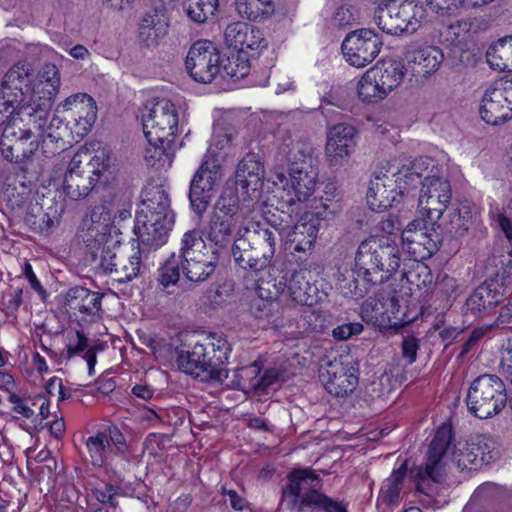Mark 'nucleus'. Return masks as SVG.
<instances>
[{"instance_id": "1a4fd4ad", "label": "nucleus", "mask_w": 512, "mask_h": 512, "mask_svg": "<svg viewBox=\"0 0 512 512\" xmlns=\"http://www.w3.org/2000/svg\"><path fill=\"white\" fill-rule=\"evenodd\" d=\"M423 7L408 0H381L374 11V21L390 35L413 34L421 26Z\"/></svg>"}, {"instance_id": "864d4df0", "label": "nucleus", "mask_w": 512, "mask_h": 512, "mask_svg": "<svg viewBox=\"0 0 512 512\" xmlns=\"http://www.w3.org/2000/svg\"><path fill=\"white\" fill-rule=\"evenodd\" d=\"M386 310L384 311L385 317L389 319L391 326L389 328H400L411 322L396 295L390 296L384 303Z\"/></svg>"}, {"instance_id": "412c9836", "label": "nucleus", "mask_w": 512, "mask_h": 512, "mask_svg": "<svg viewBox=\"0 0 512 512\" xmlns=\"http://www.w3.org/2000/svg\"><path fill=\"white\" fill-rule=\"evenodd\" d=\"M358 369L351 362L343 361L342 357L330 361L321 372V380L325 390L336 397H344L352 393L358 384Z\"/></svg>"}, {"instance_id": "c85d7f7f", "label": "nucleus", "mask_w": 512, "mask_h": 512, "mask_svg": "<svg viewBox=\"0 0 512 512\" xmlns=\"http://www.w3.org/2000/svg\"><path fill=\"white\" fill-rule=\"evenodd\" d=\"M319 221L313 213H305L287 235L293 252H307L313 248L317 238Z\"/></svg>"}, {"instance_id": "a18cd8bd", "label": "nucleus", "mask_w": 512, "mask_h": 512, "mask_svg": "<svg viewBox=\"0 0 512 512\" xmlns=\"http://www.w3.org/2000/svg\"><path fill=\"white\" fill-rule=\"evenodd\" d=\"M384 304L376 299H368L361 306V318L362 320L380 330L388 329L391 324L389 319L385 317Z\"/></svg>"}, {"instance_id": "58836bf2", "label": "nucleus", "mask_w": 512, "mask_h": 512, "mask_svg": "<svg viewBox=\"0 0 512 512\" xmlns=\"http://www.w3.org/2000/svg\"><path fill=\"white\" fill-rule=\"evenodd\" d=\"M486 60L494 70L512 72V36L499 39L490 46Z\"/></svg>"}, {"instance_id": "473e14b6", "label": "nucleus", "mask_w": 512, "mask_h": 512, "mask_svg": "<svg viewBox=\"0 0 512 512\" xmlns=\"http://www.w3.org/2000/svg\"><path fill=\"white\" fill-rule=\"evenodd\" d=\"M264 177V167L259 160L258 155L254 153L246 154L239 162L236 170V188L248 193L249 190L256 191L261 185Z\"/></svg>"}, {"instance_id": "603ef678", "label": "nucleus", "mask_w": 512, "mask_h": 512, "mask_svg": "<svg viewBox=\"0 0 512 512\" xmlns=\"http://www.w3.org/2000/svg\"><path fill=\"white\" fill-rule=\"evenodd\" d=\"M57 469L58 463L51 454L46 459L36 472L38 473V483L41 486L40 490L46 491L47 493L51 492L56 485L57 481Z\"/></svg>"}, {"instance_id": "f03ea898", "label": "nucleus", "mask_w": 512, "mask_h": 512, "mask_svg": "<svg viewBox=\"0 0 512 512\" xmlns=\"http://www.w3.org/2000/svg\"><path fill=\"white\" fill-rule=\"evenodd\" d=\"M285 229L269 222H255L240 228L234 239L231 253L235 263L251 272L264 270L276 252L281 231Z\"/></svg>"}, {"instance_id": "69168bd1", "label": "nucleus", "mask_w": 512, "mask_h": 512, "mask_svg": "<svg viewBox=\"0 0 512 512\" xmlns=\"http://www.w3.org/2000/svg\"><path fill=\"white\" fill-rule=\"evenodd\" d=\"M489 329L490 327L474 328L470 332L468 339L463 343L458 358H464L472 349H474V347L484 337V335L489 331Z\"/></svg>"}, {"instance_id": "4c0bfd02", "label": "nucleus", "mask_w": 512, "mask_h": 512, "mask_svg": "<svg viewBox=\"0 0 512 512\" xmlns=\"http://www.w3.org/2000/svg\"><path fill=\"white\" fill-rule=\"evenodd\" d=\"M498 450H452V461L461 470H477L495 459Z\"/></svg>"}, {"instance_id": "f257e3e1", "label": "nucleus", "mask_w": 512, "mask_h": 512, "mask_svg": "<svg viewBox=\"0 0 512 512\" xmlns=\"http://www.w3.org/2000/svg\"><path fill=\"white\" fill-rule=\"evenodd\" d=\"M231 351L226 339L216 334L205 337L203 342L196 343L191 350L180 351L177 364L180 370L201 381L211 384H221L227 387H238L244 377H257L260 368L256 365L233 370V377L228 382L230 370L225 364Z\"/></svg>"}, {"instance_id": "bf43d9fd", "label": "nucleus", "mask_w": 512, "mask_h": 512, "mask_svg": "<svg viewBox=\"0 0 512 512\" xmlns=\"http://www.w3.org/2000/svg\"><path fill=\"white\" fill-rule=\"evenodd\" d=\"M40 82L45 84L49 95H53L57 92L60 85V75L56 65L47 63L43 66L40 72Z\"/></svg>"}, {"instance_id": "3c124183", "label": "nucleus", "mask_w": 512, "mask_h": 512, "mask_svg": "<svg viewBox=\"0 0 512 512\" xmlns=\"http://www.w3.org/2000/svg\"><path fill=\"white\" fill-rule=\"evenodd\" d=\"M234 229L235 227L229 223L211 217L207 239L218 249L225 248L230 242Z\"/></svg>"}, {"instance_id": "37998d69", "label": "nucleus", "mask_w": 512, "mask_h": 512, "mask_svg": "<svg viewBox=\"0 0 512 512\" xmlns=\"http://www.w3.org/2000/svg\"><path fill=\"white\" fill-rule=\"evenodd\" d=\"M173 144L174 143L161 142L153 144L152 142H148L144 154L146 164L157 169L170 166L173 157Z\"/></svg>"}, {"instance_id": "de8ad7c7", "label": "nucleus", "mask_w": 512, "mask_h": 512, "mask_svg": "<svg viewBox=\"0 0 512 512\" xmlns=\"http://www.w3.org/2000/svg\"><path fill=\"white\" fill-rule=\"evenodd\" d=\"M187 16L197 23H204L214 15L218 0H185L183 3Z\"/></svg>"}, {"instance_id": "2f4dec72", "label": "nucleus", "mask_w": 512, "mask_h": 512, "mask_svg": "<svg viewBox=\"0 0 512 512\" xmlns=\"http://www.w3.org/2000/svg\"><path fill=\"white\" fill-rule=\"evenodd\" d=\"M31 70L27 64L18 63L5 74L0 91L11 96L15 101L23 102L25 94L30 91Z\"/></svg>"}, {"instance_id": "393cba45", "label": "nucleus", "mask_w": 512, "mask_h": 512, "mask_svg": "<svg viewBox=\"0 0 512 512\" xmlns=\"http://www.w3.org/2000/svg\"><path fill=\"white\" fill-rule=\"evenodd\" d=\"M504 297V287L496 279L480 284L466 300V311L474 316L489 314Z\"/></svg>"}, {"instance_id": "9d476101", "label": "nucleus", "mask_w": 512, "mask_h": 512, "mask_svg": "<svg viewBox=\"0 0 512 512\" xmlns=\"http://www.w3.org/2000/svg\"><path fill=\"white\" fill-rule=\"evenodd\" d=\"M178 121L176 107L169 99L148 101L142 114L143 132L147 141L153 144L174 143Z\"/></svg>"}, {"instance_id": "6e6552de", "label": "nucleus", "mask_w": 512, "mask_h": 512, "mask_svg": "<svg viewBox=\"0 0 512 512\" xmlns=\"http://www.w3.org/2000/svg\"><path fill=\"white\" fill-rule=\"evenodd\" d=\"M508 392L503 380L494 374H483L471 383L466 404L469 412L480 419L499 414L506 406Z\"/></svg>"}, {"instance_id": "4d7b16f0", "label": "nucleus", "mask_w": 512, "mask_h": 512, "mask_svg": "<svg viewBox=\"0 0 512 512\" xmlns=\"http://www.w3.org/2000/svg\"><path fill=\"white\" fill-rule=\"evenodd\" d=\"M92 493L100 503L115 508L117 506L116 498L121 495V488L101 482L92 489Z\"/></svg>"}, {"instance_id": "4be33fe9", "label": "nucleus", "mask_w": 512, "mask_h": 512, "mask_svg": "<svg viewBox=\"0 0 512 512\" xmlns=\"http://www.w3.org/2000/svg\"><path fill=\"white\" fill-rule=\"evenodd\" d=\"M174 218V214L158 216L137 213L134 233L143 246L157 249L166 243Z\"/></svg>"}, {"instance_id": "a211bd4d", "label": "nucleus", "mask_w": 512, "mask_h": 512, "mask_svg": "<svg viewBox=\"0 0 512 512\" xmlns=\"http://www.w3.org/2000/svg\"><path fill=\"white\" fill-rule=\"evenodd\" d=\"M221 67L220 53L210 41H197L189 49L185 68L190 77L199 83H211Z\"/></svg>"}, {"instance_id": "8fccbe9b", "label": "nucleus", "mask_w": 512, "mask_h": 512, "mask_svg": "<svg viewBox=\"0 0 512 512\" xmlns=\"http://www.w3.org/2000/svg\"><path fill=\"white\" fill-rule=\"evenodd\" d=\"M21 101H15L11 96H7L0 91V125H10L12 121L17 119V125H23L20 122L19 110L25 105H21ZM28 106H33L29 104ZM45 107L51 106L50 103L42 105Z\"/></svg>"}, {"instance_id": "f8f14e48", "label": "nucleus", "mask_w": 512, "mask_h": 512, "mask_svg": "<svg viewBox=\"0 0 512 512\" xmlns=\"http://www.w3.org/2000/svg\"><path fill=\"white\" fill-rule=\"evenodd\" d=\"M109 162L105 151L98 152L85 165H81V161L73 157L64 176L63 188L66 195L73 200L87 197L109 167Z\"/></svg>"}, {"instance_id": "ddd939ff", "label": "nucleus", "mask_w": 512, "mask_h": 512, "mask_svg": "<svg viewBox=\"0 0 512 512\" xmlns=\"http://www.w3.org/2000/svg\"><path fill=\"white\" fill-rule=\"evenodd\" d=\"M322 481L310 468L294 469L288 474L287 485L282 489L281 501L289 509L299 512L311 509L321 496Z\"/></svg>"}, {"instance_id": "b1692460", "label": "nucleus", "mask_w": 512, "mask_h": 512, "mask_svg": "<svg viewBox=\"0 0 512 512\" xmlns=\"http://www.w3.org/2000/svg\"><path fill=\"white\" fill-rule=\"evenodd\" d=\"M432 167H438L435 161L428 157H419L413 161L402 163L396 166L397 170L392 172V178L397 191L401 197L415 191L425 180V176L430 174Z\"/></svg>"}, {"instance_id": "20e7f679", "label": "nucleus", "mask_w": 512, "mask_h": 512, "mask_svg": "<svg viewBox=\"0 0 512 512\" xmlns=\"http://www.w3.org/2000/svg\"><path fill=\"white\" fill-rule=\"evenodd\" d=\"M400 261L395 240L387 236L369 237L358 246L354 271L358 277L379 285L397 272Z\"/></svg>"}, {"instance_id": "c9c22d12", "label": "nucleus", "mask_w": 512, "mask_h": 512, "mask_svg": "<svg viewBox=\"0 0 512 512\" xmlns=\"http://www.w3.org/2000/svg\"><path fill=\"white\" fill-rule=\"evenodd\" d=\"M371 72L379 82L380 87L387 94L396 88L407 74L405 66L395 60H387L377 63L370 68Z\"/></svg>"}, {"instance_id": "79ce46f5", "label": "nucleus", "mask_w": 512, "mask_h": 512, "mask_svg": "<svg viewBox=\"0 0 512 512\" xmlns=\"http://www.w3.org/2000/svg\"><path fill=\"white\" fill-rule=\"evenodd\" d=\"M238 14L250 21H261L273 14L275 6L272 0H236Z\"/></svg>"}, {"instance_id": "a878e982", "label": "nucleus", "mask_w": 512, "mask_h": 512, "mask_svg": "<svg viewBox=\"0 0 512 512\" xmlns=\"http://www.w3.org/2000/svg\"><path fill=\"white\" fill-rule=\"evenodd\" d=\"M401 199L402 197L394 185L393 178L389 175H377L370 181L366 200L372 211L381 213L398 204Z\"/></svg>"}, {"instance_id": "6e6d98bb", "label": "nucleus", "mask_w": 512, "mask_h": 512, "mask_svg": "<svg viewBox=\"0 0 512 512\" xmlns=\"http://www.w3.org/2000/svg\"><path fill=\"white\" fill-rule=\"evenodd\" d=\"M237 189L238 188H226L216 201L213 212L239 216L240 206Z\"/></svg>"}, {"instance_id": "f704fd0d", "label": "nucleus", "mask_w": 512, "mask_h": 512, "mask_svg": "<svg viewBox=\"0 0 512 512\" xmlns=\"http://www.w3.org/2000/svg\"><path fill=\"white\" fill-rule=\"evenodd\" d=\"M287 279L285 276L279 278H261L256 283V294L263 307L267 311H263L261 316H270L274 310V303L282 293L286 291Z\"/></svg>"}, {"instance_id": "c03bdc74", "label": "nucleus", "mask_w": 512, "mask_h": 512, "mask_svg": "<svg viewBox=\"0 0 512 512\" xmlns=\"http://www.w3.org/2000/svg\"><path fill=\"white\" fill-rule=\"evenodd\" d=\"M357 92L359 98L363 102L374 103L384 99L388 94L383 91L380 87L379 82L376 80V77L371 72V70H367L357 85Z\"/></svg>"}, {"instance_id": "49530a36", "label": "nucleus", "mask_w": 512, "mask_h": 512, "mask_svg": "<svg viewBox=\"0 0 512 512\" xmlns=\"http://www.w3.org/2000/svg\"><path fill=\"white\" fill-rule=\"evenodd\" d=\"M158 282L163 287L175 285L180 279L182 272L181 248L179 254L172 253L158 270Z\"/></svg>"}, {"instance_id": "5fc2aeb1", "label": "nucleus", "mask_w": 512, "mask_h": 512, "mask_svg": "<svg viewBox=\"0 0 512 512\" xmlns=\"http://www.w3.org/2000/svg\"><path fill=\"white\" fill-rule=\"evenodd\" d=\"M25 221L37 233H48L54 226V219L38 205L33 207L26 215Z\"/></svg>"}, {"instance_id": "7ed1b4c3", "label": "nucleus", "mask_w": 512, "mask_h": 512, "mask_svg": "<svg viewBox=\"0 0 512 512\" xmlns=\"http://www.w3.org/2000/svg\"><path fill=\"white\" fill-rule=\"evenodd\" d=\"M19 115L23 125H17V119L6 125L0 141L3 157L15 163L31 159L38 150L39 142L34 130L43 129L51 112L49 107L45 106H24L20 108Z\"/></svg>"}, {"instance_id": "c756f323", "label": "nucleus", "mask_w": 512, "mask_h": 512, "mask_svg": "<svg viewBox=\"0 0 512 512\" xmlns=\"http://www.w3.org/2000/svg\"><path fill=\"white\" fill-rule=\"evenodd\" d=\"M289 181L288 185L291 189L293 197L289 200V203L305 202L315 192L318 182V167L317 166H305L304 169L290 168L288 171Z\"/></svg>"}, {"instance_id": "7c9ffc66", "label": "nucleus", "mask_w": 512, "mask_h": 512, "mask_svg": "<svg viewBox=\"0 0 512 512\" xmlns=\"http://www.w3.org/2000/svg\"><path fill=\"white\" fill-rule=\"evenodd\" d=\"M474 222L475 217L471 207L461 204L459 207L449 210L444 221L437 222L436 225L448 238L460 239L467 235Z\"/></svg>"}, {"instance_id": "09e8293b", "label": "nucleus", "mask_w": 512, "mask_h": 512, "mask_svg": "<svg viewBox=\"0 0 512 512\" xmlns=\"http://www.w3.org/2000/svg\"><path fill=\"white\" fill-rule=\"evenodd\" d=\"M141 250L139 249L133 255L127 258L120 257L113 273L118 282H128L135 278L141 267Z\"/></svg>"}, {"instance_id": "774afa93", "label": "nucleus", "mask_w": 512, "mask_h": 512, "mask_svg": "<svg viewBox=\"0 0 512 512\" xmlns=\"http://www.w3.org/2000/svg\"><path fill=\"white\" fill-rule=\"evenodd\" d=\"M319 498L321 499L316 501L314 506L311 508L312 510H322L324 512H347L343 505L332 500L328 496L321 494Z\"/></svg>"}, {"instance_id": "f3484780", "label": "nucleus", "mask_w": 512, "mask_h": 512, "mask_svg": "<svg viewBox=\"0 0 512 512\" xmlns=\"http://www.w3.org/2000/svg\"><path fill=\"white\" fill-rule=\"evenodd\" d=\"M382 37L371 29L350 32L342 42L341 49L346 61L357 68L370 64L379 54Z\"/></svg>"}, {"instance_id": "423d86ee", "label": "nucleus", "mask_w": 512, "mask_h": 512, "mask_svg": "<svg viewBox=\"0 0 512 512\" xmlns=\"http://www.w3.org/2000/svg\"><path fill=\"white\" fill-rule=\"evenodd\" d=\"M114 228L109 210L104 205H98L83 219L79 230V237L85 243L92 259H99V265L106 273L114 272L120 258L110 249L118 242L111 235Z\"/></svg>"}, {"instance_id": "052dcab7", "label": "nucleus", "mask_w": 512, "mask_h": 512, "mask_svg": "<svg viewBox=\"0 0 512 512\" xmlns=\"http://www.w3.org/2000/svg\"><path fill=\"white\" fill-rule=\"evenodd\" d=\"M419 348L420 339L414 334H407L403 336L401 342V355L407 365H411L416 361Z\"/></svg>"}, {"instance_id": "6ab92c4d", "label": "nucleus", "mask_w": 512, "mask_h": 512, "mask_svg": "<svg viewBox=\"0 0 512 512\" xmlns=\"http://www.w3.org/2000/svg\"><path fill=\"white\" fill-rule=\"evenodd\" d=\"M224 40L228 47L234 48L239 54L247 57L259 56L268 46L264 33L257 27L244 22L229 24L224 31ZM240 57L241 55L237 60Z\"/></svg>"}, {"instance_id": "5701e85b", "label": "nucleus", "mask_w": 512, "mask_h": 512, "mask_svg": "<svg viewBox=\"0 0 512 512\" xmlns=\"http://www.w3.org/2000/svg\"><path fill=\"white\" fill-rule=\"evenodd\" d=\"M444 59L443 51L437 46L419 47L406 53L405 70L420 82L438 71Z\"/></svg>"}, {"instance_id": "e2e57ef3", "label": "nucleus", "mask_w": 512, "mask_h": 512, "mask_svg": "<svg viewBox=\"0 0 512 512\" xmlns=\"http://www.w3.org/2000/svg\"><path fill=\"white\" fill-rule=\"evenodd\" d=\"M428 6L437 13H446L460 6L470 7V0H427Z\"/></svg>"}, {"instance_id": "9b49d317", "label": "nucleus", "mask_w": 512, "mask_h": 512, "mask_svg": "<svg viewBox=\"0 0 512 512\" xmlns=\"http://www.w3.org/2000/svg\"><path fill=\"white\" fill-rule=\"evenodd\" d=\"M452 199L451 185L442 168L432 167L420 190L418 208L423 220L433 228L446 211Z\"/></svg>"}, {"instance_id": "aec40b11", "label": "nucleus", "mask_w": 512, "mask_h": 512, "mask_svg": "<svg viewBox=\"0 0 512 512\" xmlns=\"http://www.w3.org/2000/svg\"><path fill=\"white\" fill-rule=\"evenodd\" d=\"M357 130L354 126L339 123L327 133L325 157L330 167H340L348 162L356 148Z\"/></svg>"}, {"instance_id": "680f3d73", "label": "nucleus", "mask_w": 512, "mask_h": 512, "mask_svg": "<svg viewBox=\"0 0 512 512\" xmlns=\"http://www.w3.org/2000/svg\"><path fill=\"white\" fill-rule=\"evenodd\" d=\"M363 331V325L360 322L344 323L332 330V336L336 340H347Z\"/></svg>"}, {"instance_id": "338daca9", "label": "nucleus", "mask_w": 512, "mask_h": 512, "mask_svg": "<svg viewBox=\"0 0 512 512\" xmlns=\"http://www.w3.org/2000/svg\"><path fill=\"white\" fill-rule=\"evenodd\" d=\"M27 460V467L31 471H36L50 455V450H24Z\"/></svg>"}, {"instance_id": "13d9d810", "label": "nucleus", "mask_w": 512, "mask_h": 512, "mask_svg": "<svg viewBox=\"0 0 512 512\" xmlns=\"http://www.w3.org/2000/svg\"><path fill=\"white\" fill-rule=\"evenodd\" d=\"M430 448H456L455 435L451 424L443 423L435 432Z\"/></svg>"}, {"instance_id": "2eb2a0df", "label": "nucleus", "mask_w": 512, "mask_h": 512, "mask_svg": "<svg viewBox=\"0 0 512 512\" xmlns=\"http://www.w3.org/2000/svg\"><path fill=\"white\" fill-rule=\"evenodd\" d=\"M221 178V166L218 160L205 156L190 182L188 195L190 206L198 216L201 217L206 212Z\"/></svg>"}, {"instance_id": "bb28decb", "label": "nucleus", "mask_w": 512, "mask_h": 512, "mask_svg": "<svg viewBox=\"0 0 512 512\" xmlns=\"http://www.w3.org/2000/svg\"><path fill=\"white\" fill-rule=\"evenodd\" d=\"M276 157L285 161L288 171L290 168L304 169L305 166H317L314 157V147L310 141H294L287 138L278 147Z\"/></svg>"}, {"instance_id": "dca6fc26", "label": "nucleus", "mask_w": 512, "mask_h": 512, "mask_svg": "<svg viewBox=\"0 0 512 512\" xmlns=\"http://www.w3.org/2000/svg\"><path fill=\"white\" fill-rule=\"evenodd\" d=\"M479 113L490 125H500L512 118V77L498 79L485 89Z\"/></svg>"}, {"instance_id": "ea45409f", "label": "nucleus", "mask_w": 512, "mask_h": 512, "mask_svg": "<svg viewBox=\"0 0 512 512\" xmlns=\"http://www.w3.org/2000/svg\"><path fill=\"white\" fill-rule=\"evenodd\" d=\"M409 242V252L416 260H425L435 254L440 247V238L438 234H429L427 232L415 233L412 239L406 238Z\"/></svg>"}, {"instance_id": "e433bc0d", "label": "nucleus", "mask_w": 512, "mask_h": 512, "mask_svg": "<svg viewBox=\"0 0 512 512\" xmlns=\"http://www.w3.org/2000/svg\"><path fill=\"white\" fill-rule=\"evenodd\" d=\"M374 285L372 282L358 277L354 268L350 273H342L340 271L337 273L336 289L345 298L362 299L367 295L371 286Z\"/></svg>"}, {"instance_id": "cd10ccee", "label": "nucleus", "mask_w": 512, "mask_h": 512, "mask_svg": "<svg viewBox=\"0 0 512 512\" xmlns=\"http://www.w3.org/2000/svg\"><path fill=\"white\" fill-rule=\"evenodd\" d=\"M103 294L91 291L83 286L70 288L64 296V306L67 312L80 313L85 316H95L101 311Z\"/></svg>"}, {"instance_id": "72a5a7b5", "label": "nucleus", "mask_w": 512, "mask_h": 512, "mask_svg": "<svg viewBox=\"0 0 512 512\" xmlns=\"http://www.w3.org/2000/svg\"><path fill=\"white\" fill-rule=\"evenodd\" d=\"M170 205L168 192L162 185H149L142 192V208L137 213L158 216L174 214Z\"/></svg>"}, {"instance_id": "0eeeda50", "label": "nucleus", "mask_w": 512, "mask_h": 512, "mask_svg": "<svg viewBox=\"0 0 512 512\" xmlns=\"http://www.w3.org/2000/svg\"><path fill=\"white\" fill-rule=\"evenodd\" d=\"M64 106L72 114L67 124L53 116L48 125L46 122L42 130H34V133L45 134L55 142L65 141L68 129L79 139L87 135L97 117V107L93 98L86 93L75 94L65 100Z\"/></svg>"}, {"instance_id": "0e129e2a", "label": "nucleus", "mask_w": 512, "mask_h": 512, "mask_svg": "<svg viewBox=\"0 0 512 512\" xmlns=\"http://www.w3.org/2000/svg\"><path fill=\"white\" fill-rule=\"evenodd\" d=\"M38 136L41 137V151L47 158L60 153L66 148L65 141L55 142L53 138L45 134H38Z\"/></svg>"}, {"instance_id": "4468645a", "label": "nucleus", "mask_w": 512, "mask_h": 512, "mask_svg": "<svg viewBox=\"0 0 512 512\" xmlns=\"http://www.w3.org/2000/svg\"><path fill=\"white\" fill-rule=\"evenodd\" d=\"M182 273L185 278L194 283L207 281L215 273L217 263L203 253L205 243L196 230L184 233L181 243Z\"/></svg>"}, {"instance_id": "39448f33", "label": "nucleus", "mask_w": 512, "mask_h": 512, "mask_svg": "<svg viewBox=\"0 0 512 512\" xmlns=\"http://www.w3.org/2000/svg\"><path fill=\"white\" fill-rule=\"evenodd\" d=\"M448 450H429L426 461L420 465H409L407 458L403 459L399 466L393 470L390 477L384 482L380 490L378 501L386 505H397L400 502V494L406 473L409 471L411 478L416 482L417 491L426 493V486L430 482L443 481L446 470L444 460Z\"/></svg>"}, {"instance_id": "a19ab883", "label": "nucleus", "mask_w": 512, "mask_h": 512, "mask_svg": "<svg viewBox=\"0 0 512 512\" xmlns=\"http://www.w3.org/2000/svg\"><path fill=\"white\" fill-rule=\"evenodd\" d=\"M312 286L306 279L305 271H295L287 280L286 290L289 297L301 305H312L314 297L311 294Z\"/></svg>"}]
</instances>
